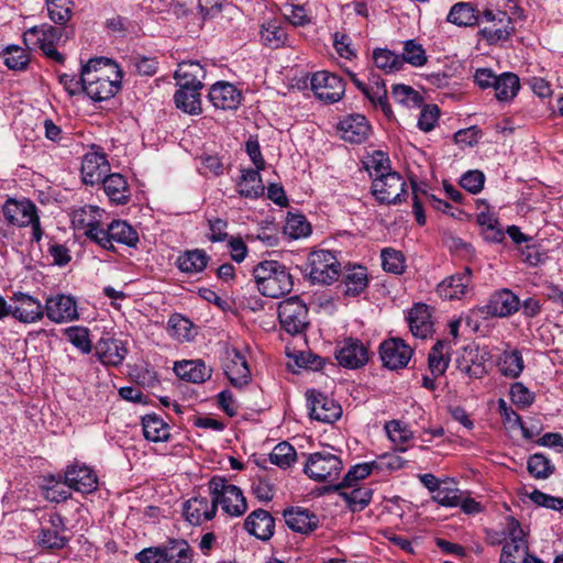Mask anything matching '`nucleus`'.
Returning <instances> with one entry per match:
<instances>
[{"instance_id": "f257e3e1", "label": "nucleus", "mask_w": 563, "mask_h": 563, "mask_svg": "<svg viewBox=\"0 0 563 563\" xmlns=\"http://www.w3.org/2000/svg\"><path fill=\"white\" fill-rule=\"evenodd\" d=\"M106 57L91 58L81 68V90L93 101L112 98L121 87V71Z\"/></svg>"}, {"instance_id": "f03ea898", "label": "nucleus", "mask_w": 563, "mask_h": 563, "mask_svg": "<svg viewBox=\"0 0 563 563\" xmlns=\"http://www.w3.org/2000/svg\"><path fill=\"white\" fill-rule=\"evenodd\" d=\"M258 291L269 298H279L291 291L294 278L289 268L275 260H265L253 268Z\"/></svg>"}, {"instance_id": "7ed1b4c3", "label": "nucleus", "mask_w": 563, "mask_h": 563, "mask_svg": "<svg viewBox=\"0 0 563 563\" xmlns=\"http://www.w3.org/2000/svg\"><path fill=\"white\" fill-rule=\"evenodd\" d=\"M209 492L213 504L232 517L242 516L247 509V503L242 490L232 484H228L223 477L214 476L209 482Z\"/></svg>"}, {"instance_id": "20e7f679", "label": "nucleus", "mask_w": 563, "mask_h": 563, "mask_svg": "<svg viewBox=\"0 0 563 563\" xmlns=\"http://www.w3.org/2000/svg\"><path fill=\"white\" fill-rule=\"evenodd\" d=\"M88 238L106 250H114L113 242L135 246L139 242L137 232L125 221L114 220L107 229L92 228Z\"/></svg>"}, {"instance_id": "39448f33", "label": "nucleus", "mask_w": 563, "mask_h": 563, "mask_svg": "<svg viewBox=\"0 0 563 563\" xmlns=\"http://www.w3.org/2000/svg\"><path fill=\"white\" fill-rule=\"evenodd\" d=\"M278 319L282 328L289 334L302 333L309 325L308 308L298 297L292 296L278 305Z\"/></svg>"}, {"instance_id": "423d86ee", "label": "nucleus", "mask_w": 563, "mask_h": 563, "mask_svg": "<svg viewBox=\"0 0 563 563\" xmlns=\"http://www.w3.org/2000/svg\"><path fill=\"white\" fill-rule=\"evenodd\" d=\"M342 470V461L330 452H316L308 456L303 472L316 482H334Z\"/></svg>"}, {"instance_id": "0eeeda50", "label": "nucleus", "mask_w": 563, "mask_h": 563, "mask_svg": "<svg viewBox=\"0 0 563 563\" xmlns=\"http://www.w3.org/2000/svg\"><path fill=\"white\" fill-rule=\"evenodd\" d=\"M481 22L492 24L490 26H485L479 30L481 36L489 44L507 41L515 34L512 19L505 11L485 9L482 12Z\"/></svg>"}, {"instance_id": "6e6552de", "label": "nucleus", "mask_w": 563, "mask_h": 563, "mask_svg": "<svg viewBox=\"0 0 563 563\" xmlns=\"http://www.w3.org/2000/svg\"><path fill=\"white\" fill-rule=\"evenodd\" d=\"M509 541H506L499 563H525L529 558L528 541L520 523L515 518H509L507 523Z\"/></svg>"}, {"instance_id": "1a4fd4ad", "label": "nucleus", "mask_w": 563, "mask_h": 563, "mask_svg": "<svg viewBox=\"0 0 563 563\" xmlns=\"http://www.w3.org/2000/svg\"><path fill=\"white\" fill-rule=\"evenodd\" d=\"M309 276L314 284H331L340 274V263L330 251L319 250L309 255Z\"/></svg>"}, {"instance_id": "9d476101", "label": "nucleus", "mask_w": 563, "mask_h": 563, "mask_svg": "<svg viewBox=\"0 0 563 563\" xmlns=\"http://www.w3.org/2000/svg\"><path fill=\"white\" fill-rule=\"evenodd\" d=\"M406 183L397 172L389 173L383 178H374L372 194L380 203L396 205L402 201Z\"/></svg>"}, {"instance_id": "9b49d317", "label": "nucleus", "mask_w": 563, "mask_h": 563, "mask_svg": "<svg viewBox=\"0 0 563 563\" xmlns=\"http://www.w3.org/2000/svg\"><path fill=\"white\" fill-rule=\"evenodd\" d=\"M66 523L58 512H51L42 521L38 544L48 550H59L66 547L68 538L64 536Z\"/></svg>"}, {"instance_id": "f8f14e48", "label": "nucleus", "mask_w": 563, "mask_h": 563, "mask_svg": "<svg viewBox=\"0 0 563 563\" xmlns=\"http://www.w3.org/2000/svg\"><path fill=\"white\" fill-rule=\"evenodd\" d=\"M311 89L318 99L327 103H334L343 97L345 85L338 75L319 71L311 78Z\"/></svg>"}, {"instance_id": "ddd939ff", "label": "nucleus", "mask_w": 563, "mask_h": 563, "mask_svg": "<svg viewBox=\"0 0 563 563\" xmlns=\"http://www.w3.org/2000/svg\"><path fill=\"white\" fill-rule=\"evenodd\" d=\"M307 401L310 409V417L314 420L333 423L342 415L341 406L322 393L308 390Z\"/></svg>"}, {"instance_id": "4468645a", "label": "nucleus", "mask_w": 563, "mask_h": 563, "mask_svg": "<svg viewBox=\"0 0 563 563\" xmlns=\"http://www.w3.org/2000/svg\"><path fill=\"white\" fill-rule=\"evenodd\" d=\"M412 353V349L404 340L397 338L385 340L379 346L383 365L389 369L406 367Z\"/></svg>"}, {"instance_id": "2eb2a0df", "label": "nucleus", "mask_w": 563, "mask_h": 563, "mask_svg": "<svg viewBox=\"0 0 563 563\" xmlns=\"http://www.w3.org/2000/svg\"><path fill=\"white\" fill-rule=\"evenodd\" d=\"M126 353L125 343L110 335L102 336L95 345V355L106 366H119Z\"/></svg>"}, {"instance_id": "dca6fc26", "label": "nucleus", "mask_w": 563, "mask_h": 563, "mask_svg": "<svg viewBox=\"0 0 563 563\" xmlns=\"http://www.w3.org/2000/svg\"><path fill=\"white\" fill-rule=\"evenodd\" d=\"M65 484L81 494H89L97 489V475L86 465H69L64 472Z\"/></svg>"}, {"instance_id": "f3484780", "label": "nucleus", "mask_w": 563, "mask_h": 563, "mask_svg": "<svg viewBox=\"0 0 563 563\" xmlns=\"http://www.w3.org/2000/svg\"><path fill=\"white\" fill-rule=\"evenodd\" d=\"M45 313L53 322H70L78 318L77 303L70 296L57 295L46 300Z\"/></svg>"}, {"instance_id": "a211bd4d", "label": "nucleus", "mask_w": 563, "mask_h": 563, "mask_svg": "<svg viewBox=\"0 0 563 563\" xmlns=\"http://www.w3.org/2000/svg\"><path fill=\"white\" fill-rule=\"evenodd\" d=\"M110 164L103 153L89 152L81 162V178L86 185L101 183L108 175Z\"/></svg>"}, {"instance_id": "6ab92c4d", "label": "nucleus", "mask_w": 563, "mask_h": 563, "mask_svg": "<svg viewBox=\"0 0 563 563\" xmlns=\"http://www.w3.org/2000/svg\"><path fill=\"white\" fill-rule=\"evenodd\" d=\"M335 357L341 366L358 368L367 363L368 352L360 340L349 338L338 349Z\"/></svg>"}, {"instance_id": "aec40b11", "label": "nucleus", "mask_w": 563, "mask_h": 563, "mask_svg": "<svg viewBox=\"0 0 563 563\" xmlns=\"http://www.w3.org/2000/svg\"><path fill=\"white\" fill-rule=\"evenodd\" d=\"M16 305L13 307V317L21 322L32 323L43 318L45 309L41 302L24 292H14L12 298Z\"/></svg>"}, {"instance_id": "412c9836", "label": "nucleus", "mask_w": 563, "mask_h": 563, "mask_svg": "<svg viewBox=\"0 0 563 563\" xmlns=\"http://www.w3.org/2000/svg\"><path fill=\"white\" fill-rule=\"evenodd\" d=\"M2 212L5 220L18 227H26L32 221L36 213V207L30 200H15L9 199L2 207Z\"/></svg>"}, {"instance_id": "4be33fe9", "label": "nucleus", "mask_w": 563, "mask_h": 563, "mask_svg": "<svg viewBox=\"0 0 563 563\" xmlns=\"http://www.w3.org/2000/svg\"><path fill=\"white\" fill-rule=\"evenodd\" d=\"M208 96L211 103L222 110H234L242 100L241 91L227 81H219L212 85Z\"/></svg>"}, {"instance_id": "5701e85b", "label": "nucleus", "mask_w": 563, "mask_h": 563, "mask_svg": "<svg viewBox=\"0 0 563 563\" xmlns=\"http://www.w3.org/2000/svg\"><path fill=\"white\" fill-rule=\"evenodd\" d=\"M224 373L230 383L238 388L244 387L251 379V372L246 358L236 349L228 352V362L224 365Z\"/></svg>"}, {"instance_id": "b1692460", "label": "nucleus", "mask_w": 563, "mask_h": 563, "mask_svg": "<svg viewBox=\"0 0 563 563\" xmlns=\"http://www.w3.org/2000/svg\"><path fill=\"white\" fill-rule=\"evenodd\" d=\"M286 525L295 532L308 534L318 528L319 519L309 509L290 507L283 512Z\"/></svg>"}, {"instance_id": "393cba45", "label": "nucleus", "mask_w": 563, "mask_h": 563, "mask_svg": "<svg viewBox=\"0 0 563 563\" xmlns=\"http://www.w3.org/2000/svg\"><path fill=\"white\" fill-rule=\"evenodd\" d=\"M245 530L260 540L267 541L274 534L275 519L264 509L252 511L244 521Z\"/></svg>"}, {"instance_id": "a878e982", "label": "nucleus", "mask_w": 563, "mask_h": 563, "mask_svg": "<svg viewBox=\"0 0 563 563\" xmlns=\"http://www.w3.org/2000/svg\"><path fill=\"white\" fill-rule=\"evenodd\" d=\"M206 77L203 66L194 60L183 62L175 71V79L179 88L184 89H202V80Z\"/></svg>"}, {"instance_id": "bb28decb", "label": "nucleus", "mask_w": 563, "mask_h": 563, "mask_svg": "<svg viewBox=\"0 0 563 563\" xmlns=\"http://www.w3.org/2000/svg\"><path fill=\"white\" fill-rule=\"evenodd\" d=\"M217 512L213 500L209 503L206 497H194L184 504V516L191 525H201L206 520H211Z\"/></svg>"}, {"instance_id": "cd10ccee", "label": "nucleus", "mask_w": 563, "mask_h": 563, "mask_svg": "<svg viewBox=\"0 0 563 563\" xmlns=\"http://www.w3.org/2000/svg\"><path fill=\"white\" fill-rule=\"evenodd\" d=\"M174 371L179 378L194 384L203 383L212 375V368L207 366L202 360L176 362Z\"/></svg>"}, {"instance_id": "c85d7f7f", "label": "nucleus", "mask_w": 563, "mask_h": 563, "mask_svg": "<svg viewBox=\"0 0 563 563\" xmlns=\"http://www.w3.org/2000/svg\"><path fill=\"white\" fill-rule=\"evenodd\" d=\"M342 132V139L350 143H362L366 140L369 132V125L366 118L362 114H351L339 123Z\"/></svg>"}, {"instance_id": "c756f323", "label": "nucleus", "mask_w": 563, "mask_h": 563, "mask_svg": "<svg viewBox=\"0 0 563 563\" xmlns=\"http://www.w3.org/2000/svg\"><path fill=\"white\" fill-rule=\"evenodd\" d=\"M481 19L482 12L476 10V8L471 2L454 3L446 16L448 22L460 27L478 25L481 23Z\"/></svg>"}, {"instance_id": "7c9ffc66", "label": "nucleus", "mask_w": 563, "mask_h": 563, "mask_svg": "<svg viewBox=\"0 0 563 563\" xmlns=\"http://www.w3.org/2000/svg\"><path fill=\"white\" fill-rule=\"evenodd\" d=\"M367 284L366 268L358 265L350 267L343 273L339 288H341L343 295L354 297L360 295L367 287Z\"/></svg>"}, {"instance_id": "2f4dec72", "label": "nucleus", "mask_w": 563, "mask_h": 563, "mask_svg": "<svg viewBox=\"0 0 563 563\" xmlns=\"http://www.w3.org/2000/svg\"><path fill=\"white\" fill-rule=\"evenodd\" d=\"M408 322L411 333L417 338L426 339L433 331V323L427 305H416L409 312Z\"/></svg>"}, {"instance_id": "473e14b6", "label": "nucleus", "mask_w": 563, "mask_h": 563, "mask_svg": "<svg viewBox=\"0 0 563 563\" xmlns=\"http://www.w3.org/2000/svg\"><path fill=\"white\" fill-rule=\"evenodd\" d=\"M109 199L117 205H125L130 199V188L125 178L118 173L107 175L101 181Z\"/></svg>"}, {"instance_id": "72a5a7b5", "label": "nucleus", "mask_w": 563, "mask_h": 563, "mask_svg": "<svg viewBox=\"0 0 563 563\" xmlns=\"http://www.w3.org/2000/svg\"><path fill=\"white\" fill-rule=\"evenodd\" d=\"M519 308V299L510 290L496 292L488 305L489 312L497 317H508Z\"/></svg>"}, {"instance_id": "f704fd0d", "label": "nucleus", "mask_w": 563, "mask_h": 563, "mask_svg": "<svg viewBox=\"0 0 563 563\" xmlns=\"http://www.w3.org/2000/svg\"><path fill=\"white\" fill-rule=\"evenodd\" d=\"M165 563H191L192 551L187 541L170 539L163 544Z\"/></svg>"}, {"instance_id": "c9c22d12", "label": "nucleus", "mask_w": 563, "mask_h": 563, "mask_svg": "<svg viewBox=\"0 0 563 563\" xmlns=\"http://www.w3.org/2000/svg\"><path fill=\"white\" fill-rule=\"evenodd\" d=\"M143 433L146 440L153 442L167 441L169 438L168 424L156 415H146L142 418Z\"/></svg>"}, {"instance_id": "e433bc0d", "label": "nucleus", "mask_w": 563, "mask_h": 563, "mask_svg": "<svg viewBox=\"0 0 563 563\" xmlns=\"http://www.w3.org/2000/svg\"><path fill=\"white\" fill-rule=\"evenodd\" d=\"M43 489L45 492V498L53 503L65 501L70 497V489L65 484L64 475H49L44 477Z\"/></svg>"}, {"instance_id": "4c0bfd02", "label": "nucleus", "mask_w": 563, "mask_h": 563, "mask_svg": "<svg viewBox=\"0 0 563 563\" xmlns=\"http://www.w3.org/2000/svg\"><path fill=\"white\" fill-rule=\"evenodd\" d=\"M201 93L200 89L178 88L174 95V101L178 109L189 114H198L201 112Z\"/></svg>"}, {"instance_id": "58836bf2", "label": "nucleus", "mask_w": 563, "mask_h": 563, "mask_svg": "<svg viewBox=\"0 0 563 563\" xmlns=\"http://www.w3.org/2000/svg\"><path fill=\"white\" fill-rule=\"evenodd\" d=\"M264 185L260 170L245 169L239 183V194L246 198H257L264 194Z\"/></svg>"}, {"instance_id": "ea45409f", "label": "nucleus", "mask_w": 563, "mask_h": 563, "mask_svg": "<svg viewBox=\"0 0 563 563\" xmlns=\"http://www.w3.org/2000/svg\"><path fill=\"white\" fill-rule=\"evenodd\" d=\"M209 261L208 254L203 250L186 251L178 257V267L185 273H200L202 272Z\"/></svg>"}, {"instance_id": "a19ab883", "label": "nucleus", "mask_w": 563, "mask_h": 563, "mask_svg": "<svg viewBox=\"0 0 563 563\" xmlns=\"http://www.w3.org/2000/svg\"><path fill=\"white\" fill-rule=\"evenodd\" d=\"M494 84L495 96L499 101L512 99L520 88L519 78L512 73H504L497 76Z\"/></svg>"}, {"instance_id": "79ce46f5", "label": "nucleus", "mask_w": 563, "mask_h": 563, "mask_svg": "<svg viewBox=\"0 0 563 563\" xmlns=\"http://www.w3.org/2000/svg\"><path fill=\"white\" fill-rule=\"evenodd\" d=\"M523 367V358L518 350L505 351L499 357L498 368L504 376L517 378Z\"/></svg>"}, {"instance_id": "37998d69", "label": "nucleus", "mask_w": 563, "mask_h": 563, "mask_svg": "<svg viewBox=\"0 0 563 563\" xmlns=\"http://www.w3.org/2000/svg\"><path fill=\"white\" fill-rule=\"evenodd\" d=\"M168 331L172 336L179 341H190L196 334L194 323L178 313L170 316L168 320Z\"/></svg>"}, {"instance_id": "c03bdc74", "label": "nucleus", "mask_w": 563, "mask_h": 563, "mask_svg": "<svg viewBox=\"0 0 563 563\" xmlns=\"http://www.w3.org/2000/svg\"><path fill=\"white\" fill-rule=\"evenodd\" d=\"M385 430L390 441L396 444L397 450L406 452L408 449L406 444L413 438L412 431L398 420L386 422Z\"/></svg>"}, {"instance_id": "a18cd8bd", "label": "nucleus", "mask_w": 563, "mask_h": 563, "mask_svg": "<svg viewBox=\"0 0 563 563\" xmlns=\"http://www.w3.org/2000/svg\"><path fill=\"white\" fill-rule=\"evenodd\" d=\"M467 287L465 279L462 280L459 276L452 275L438 285L437 292L443 299H460L466 294Z\"/></svg>"}, {"instance_id": "49530a36", "label": "nucleus", "mask_w": 563, "mask_h": 563, "mask_svg": "<svg viewBox=\"0 0 563 563\" xmlns=\"http://www.w3.org/2000/svg\"><path fill=\"white\" fill-rule=\"evenodd\" d=\"M340 496L345 501L347 508L353 511L363 510L372 499V490L365 487L354 488L351 492L338 490Z\"/></svg>"}, {"instance_id": "de8ad7c7", "label": "nucleus", "mask_w": 563, "mask_h": 563, "mask_svg": "<svg viewBox=\"0 0 563 563\" xmlns=\"http://www.w3.org/2000/svg\"><path fill=\"white\" fill-rule=\"evenodd\" d=\"M373 58L375 66L387 74L400 70L404 66V59L400 58V55H397L389 49H375Z\"/></svg>"}, {"instance_id": "09e8293b", "label": "nucleus", "mask_w": 563, "mask_h": 563, "mask_svg": "<svg viewBox=\"0 0 563 563\" xmlns=\"http://www.w3.org/2000/svg\"><path fill=\"white\" fill-rule=\"evenodd\" d=\"M3 64L12 70H23L29 65L30 58L26 52L15 45L8 46L2 52Z\"/></svg>"}, {"instance_id": "8fccbe9b", "label": "nucleus", "mask_w": 563, "mask_h": 563, "mask_svg": "<svg viewBox=\"0 0 563 563\" xmlns=\"http://www.w3.org/2000/svg\"><path fill=\"white\" fill-rule=\"evenodd\" d=\"M391 97L396 102L411 108H420L423 101L418 91L402 84L393 87Z\"/></svg>"}, {"instance_id": "3c124183", "label": "nucleus", "mask_w": 563, "mask_h": 563, "mask_svg": "<svg viewBox=\"0 0 563 563\" xmlns=\"http://www.w3.org/2000/svg\"><path fill=\"white\" fill-rule=\"evenodd\" d=\"M374 471V464L362 463L357 464L349 470L344 475L341 483L334 485L333 490H341L343 488L353 487L360 479L367 477Z\"/></svg>"}, {"instance_id": "603ef678", "label": "nucleus", "mask_w": 563, "mask_h": 563, "mask_svg": "<svg viewBox=\"0 0 563 563\" xmlns=\"http://www.w3.org/2000/svg\"><path fill=\"white\" fill-rule=\"evenodd\" d=\"M310 223L302 214L289 213L284 227V233L289 235L291 239L306 238L310 234Z\"/></svg>"}, {"instance_id": "864d4df0", "label": "nucleus", "mask_w": 563, "mask_h": 563, "mask_svg": "<svg viewBox=\"0 0 563 563\" xmlns=\"http://www.w3.org/2000/svg\"><path fill=\"white\" fill-rule=\"evenodd\" d=\"M100 209L93 206H85L79 210L75 211L74 222L80 227L86 228L85 235L88 238V232L92 228H101L99 218Z\"/></svg>"}, {"instance_id": "5fc2aeb1", "label": "nucleus", "mask_w": 563, "mask_h": 563, "mask_svg": "<svg viewBox=\"0 0 563 563\" xmlns=\"http://www.w3.org/2000/svg\"><path fill=\"white\" fill-rule=\"evenodd\" d=\"M296 456L294 446L288 442H280L271 452L269 461L280 468H287L296 461Z\"/></svg>"}, {"instance_id": "6e6d98bb", "label": "nucleus", "mask_w": 563, "mask_h": 563, "mask_svg": "<svg viewBox=\"0 0 563 563\" xmlns=\"http://www.w3.org/2000/svg\"><path fill=\"white\" fill-rule=\"evenodd\" d=\"M400 58L404 59V64L408 63L415 67H421L428 60L424 48L415 40H408L405 42L404 52Z\"/></svg>"}, {"instance_id": "4d7b16f0", "label": "nucleus", "mask_w": 563, "mask_h": 563, "mask_svg": "<svg viewBox=\"0 0 563 563\" xmlns=\"http://www.w3.org/2000/svg\"><path fill=\"white\" fill-rule=\"evenodd\" d=\"M47 12L52 21L65 24L71 15V0H46Z\"/></svg>"}, {"instance_id": "13d9d810", "label": "nucleus", "mask_w": 563, "mask_h": 563, "mask_svg": "<svg viewBox=\"0 0 563 563\" xmlns=\"http://www.w3.org/2000/svg\"><path fill=\"white\" fill-rule=\"evenodd\" d=\"M383 268L393 274H401L405 269V257L400 251L384 249L382 251Z\"/></svg>"}, {"instance_id": "bf43d9fd", "label": "nucleus", "mask_w": 563, "mask_h": 563, "mask_svg": "<svg viewBox=\"0 0 563 563\" xmlns=\"http://www.w3.org/2000/svg\"><path fill=\"white\" fill-rule=\"evenodd\" d=\"M390 161L383 152L377 151L366 163V169L369 176L374 178H383V176L393 173L390 170Z\"/></svg>"}, {"instance_id": "052dcab7", "label": "nucleus", "mask_w": 563, "mask_h": 563, "mask_svg": "<svg viewBox=\"0 0 563 563\" xmlns=\"http://www.w3.org/2000/svg\"><path fill=\"white\" fill-rule=\"evenodd\" d=\"M528 471L536 478H547L553 473L554 466L543 454L536 453L528 460Z\"/></svg>"}, {"instance_id": "680f3d73", "label": "nucleus", "mask_w": 563, "mask_h": 563, "mask_svg": "<svg viewBox=\"0 0 563 563\" xmlns=\"http://www.w3.org/2000/svg\"><path fill=\"white\" fill-rule=\"evenodd\" d=\"M443 342L438 341L429 353V368L435 376L444 374L449 365V358L443 354Z\"/></svg>"}, {"instance_id": "e2e57ef3", "label": "nucleus", "mask_w": 563, "mask_h": 563, "mask_svg": "<svg viewBox=\"0 0 563 563\" xmlns=\"http://www.w3.org/2000/svg\"><path fill=\"white\" fill-rule=\"evenodd\" d=\"M261 40L265 45L277 48L285 44L286 33L282 27L268 23L262 26Z\"/></svg>"}, {"instance_id": "0e129e2a", "label": "nucleus", "mask_w": 563, "mask_h": 563, "mask_svg": "<svg viewBox=\"0 0 563 563\" xmlns=\"http://www.w3.org/2000/svg\"><path fill=\"white\" fill-rule=\"evenodd\" d=\"M364 96L374 104L379 106L383 113L387 119H391L394 112L391 110L390 104L387 100V89H382V87H368L365 91Z\"/></svg>"}, {"instance_id": "69168bd1", "label": "nucleus", "mask_w": 563, "mask_h": 563, "mask_svg": "<svg viewBox=\"0 0 563 563\" xmlns=\"http://www.w3.org/2000/svg\"><path fill=\"white\" fill-rule=\"evenodd\" d=\"M282 12L283 15L295 26H303L310 23V18L303 5L285 3Z\"/></svg>"}, {"instance_id": "338daca9", "label": "nucleus", "mask_w": 563, "mask_h": 563, "mask_svg": "<svg viewBox=\"0 0 563 563\" xmlns=\"http://www.w3.org/2000/svg\"><path fill=\"white\" fill-rule=\"evenodd\" d=\"M68 340L78 347L82 353L91 352L92 345L89 340L88 330L80 327H71L66 330Z\"/></svg>"}, {"instance_id": "774afa93", "label": "nucleus", "mask_w": 563, "mask_h": 563, "mask_svg": "<svg viewBox=\"0 0 563 563\" xmlns=\"http://www.w3.org/2000/svg\"><path fill=\"white\" fill-rule=\"evenodd\" d=\"M461 494L457 488L441 486L432 499L444 507H456L461 503Z\"/></svg>"}]
</instances>
